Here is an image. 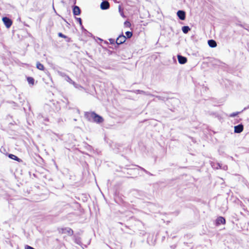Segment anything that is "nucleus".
<instances>
[{
    "mask_svg": "<svg viewBox=\"0 0 249 249\" xmlns=\"http://www.w3.org/2000/svg\"><path fill=\"white\" fill-rule=\"evenodd\" d=\"M57 72L59 76H61V77H64V78H66V76H67V75L65 73L63 72H62V71H57Z\"/></svg>",
    "mask_w": 249,
    "mask_h": 249,
    "instance_id": "17",
    "label": "nucleus"
},
{
    "mask_svg": "<svg viewBox=\"0 0 249 249\" xmlns=\"http://www.w3.org/2000/svg\"><path fill=\"white\" fill-rule=\"evenodd\" d=\"M125 34L127 38H130L132 36V33L131 32L127 31Z\"/></svg>",
    "mask_w": 249,
    "mask_h": 249,
    "instance_id": "19",
    "label": "nucleus"
},
{
    "mask_svg": "<svg viewBox=\"0 0 249 249\" xmlns=\"http://www.w3.org/2000/svg\"><path fill=\"white\" fill-rule=\"evenodd\" d=\"M177 16L181 20H184L185 19L186 14L184 11L179 10L177 12Z\"/></svg>",
    "mask_w": 249,
    "mask_h": 249,
    "instance_id": "5",
    "label": "nucleus"
},
{
    "mask_svg": "<svg viewBox=\"0 0 249 249\" xmlns=\"http://www.w3.org/2000/svg\"><path fill=\"white\" fill-rule=\"evenodd\" d=\"M190 30V28L188 26H184L182 27V31L184 34H187Z\"/></svg>",
    "mask_w": 249,
    "mask_h": 249,
    "instance_id": "11",
    "label": "nucleus"
},
{
    "mask_svg": "<svg viewBox=\"0 0 249 249\" xmlns=\"http://www.w3.org/2000/svg\"><path fill=\"white\" fill-rule=\"evenodd\" d=\"M2 21L7 28H10L12 24V20L7 17H3L2 18Z\"/></svg>",
    "mask_w": 249,
    "mask_h": 249,
    "instance_id": "3",
    "label": "nucleus"
},
{
    "mask_svg": "<svg viewBox=\"0 0 249 249\" xmlns=\"http://www.w3.org/2000/svg\"><path fill=\"white\" fill-rule=\"evenodd\" d=\"M58 36H59V37H63V38H67V36H66L65 35H63V34L62 33H59L58 34Z\"/></svg>",
    "mask_w": 249,
    "mask_h": 249,
    "instance_id": "21",
    "label": "nucleus"
},
{
    "mask_svg": "<svg viewBox=\"0 0 249 249\" xmlns=\"http://www.w3.org/2000/svg\"><path fill=\"white\" fill-rule=\"evenodd\" d=\"M85 116L88 120L92 121L96 123H101L104 121L103 118L94 112H87Z\"/></svg>",
    "mask_w": 249,
    "mask_h": 249,
    "instance_id": "1",
    "label": "nucleus"
},
{
    "mask_svg": "<svg viewBox=\"0 0 249 249\" xmlns=\"http://www.w3.org/2000/svg\"><path fill=\"white\" fill-rule=\"evenodd\" d=\"M76 20L79 22L80 25L82 26V19L80 18H76Z\"/></svg>",
    "mask_w": 249,
    "mask_h": 249,
    "instance_id": "22",
    "label": "nucleus"
},
{
    "mask_svg": "<svg viewBox=\"0 0 249 249\" xmlns=\"http://www.w3.org/2000/svg\"><path fill=\"white\" fill-rule=\"evenodd\" d=\"M126 37L123 35H120L116 40V43L118 44H121L126 40Z\"/></svg>",
    "mask_w": 249,
    "mask_h": 249,
    "instance_id": "2",
    "label": "nucleus"
},
{
    "mask_svg": "<svg viewBox=\"0 0 249 249\" xmlns=\"http://www.w3.org/2000/svg\"><path fill=\"white\" fill-rule=\"evenodd\" d=\"M27 81L29 84L31 85L32 86L34 85L35 80L33 78L31 77H27Z\"/></svg>",
    "mask_w": 249,
    "mask_h": 249,
    "instance_id": "12",
    "label": "nucleus"
},
{
    "mask_svg": "<svg viewBox=\"0 0 249 249\" xmlns=\"http://www.w3.org/2000/svg\"><path fill=\"white\" fill-rule=\"evenodd\" d=\"M239 112H234L233 113L231 114L229 116L231 117H234L237 116L239 114Z\"/></svg>",
    "mask_w": 249,
    "mask_h": 249,
    "instance_id": "20",
    "label": "nucleus"
},
{
    "mask_svg": "<svg viewBox=\"0 0 249 249\" xmlns=\"http://www.w3.org/2000/svg\"><path fill=\"white\" fill-rule=\"evenodd\" d=\"M124 24H125V25H127V24H129V23L128 22H126H126H124Z\"/></svg>",
    "mask_w": 249,
    "mask_h": 249,
    "instance_id": "26",
    "label": "nucleus"
},
{
    "mask_svg": "<svg viewBox=\"0 0 249 249\" xmlns=\"http://www.w3.org/2000/svg\"><path fill=\"white\" fill-rule=\"evenodd\" d=\"M36 68L38 69H39L40 70H42V71L44 70V66L39 62H37L36 63Z\"/></svg>",
    "mask_w": 249,
    "mask_h": 249,
    "instance_id": "15",
    "label": "nucleus"
},
{
    "mask_svg": "<svg viewBox=\"0 0 249 249\" xmlns=\"http://www.w3.org/2000/svg\"><path fill=\"white\" fill-rule=\"evenodd\" d=\"M100 7L102 10H107L109 8V3L107 1H103L100 5Z\"/></svg>",
    "mask_w": 249,
    "mask_h": 249,
    "instance_id": "4",
    "label": "nucleus"
},
{
    "mask_svg": "<svg viewBox=\"0 0 249 249\" xmlns=\"http://www.w3.org/2000/svg\"><path fill=\"white\" fill-rule=\"evenodd\" d=\"M208 43L209 46L212 48H214L217 45L216 41L213 39L209 40L208 41Z\"/></svg>",
    "mask_w": 249,
    "mask_h": 249,
    "instance_id": "10",
    "label": "nucleus"
},
{
    "mask_svg": "<svg viewBox=\"0 0 249 249\" xmlns=\"http://www.w3.org/2000/svg\"><path fill=\"white\" fill-rule=\"evenodd\" d=\"M226 222V220L225 218L223 217L220 216L218 217L216 220V223L217 225H219L221 224H225Z\"/></svg>",
    "mask_w": 249,
    "mask_h": 249,
    "instance_id": "8",
    "label": "nucleus"
},
{
    "mask_svg": "<svg viewBox=\"0 0 249 249\" xmlns=\"http://www.w3.org/2000/svg\"><path fill=\"white\" fill-rule=\"evenodd\" d=\"M109 41L111 44H114L115 43V40L114 39H109Z\"/></svg>",
    "mask_w": 249,
    "mask_h": 249,
    "instance_id": "24",
    "label": "nucleus"
},
{
    "mask_svg": "<svg viewBox=\"0 0 249 249\" xmlns=\"http://www.w3.org/2000/svg\"><path fill=\"white\" fill-rule=\"evenodd\" d=\"M178 62L181 64H184L187 62V58L181 55H178Z\"/></svg>",
    "mask_w": 249,
    "mask_h": 249,
    "instance_id": "6",
    "label": "nucleus"
},
{
    "mask_svg": "<svg viewBox=\"0 0 249 249\" xmlns=\"http://www.w3.org/2000/svg\"><path fill=\"white\" fill-rule=\"evenodd\" d=\"M243 125L242 124L234 126V132L236 133H241L243 130Z\"/></svg>",
    "mask_w": 249,
    "mask_h": 249,
    "instance_id": "7",
    "label": "nucleus"
},
{
    "mask_svg": "<svg viewBox=\"0 0 249 249\" xmlns=\"http://www.w3.org/2000/svg\"><path fill=\"white\" fill-rule=\"evenodd\" d=\"M81 10L77 6H74L73 8V13L74 15L78 16L80 14Z\"/></svg>",
    "mask_w": 249,
    "mask_h": 249,
    "instance_id": "9",
    "label": "nucleus"
},
{
    "mask_svg": "<svg viewBox=\"0 0 249 249\" xmlns=\"http://www.w3.org/2000/svg\"><path fill=\"white\" fill-rule=\"evenodd\" d=\"M222 168L221 165L220 163H217V166L216 167V169ZM222 169L224 170H226L228 169V167L227 165H225L223 167Z\"/></svg>",
    "mask_w": 249,
    "mask_h": 249,
    "instance_id": "18",
    "label": "nucleus"
},
{
    "mask_svg": "<svg viewBox=\"0 0 249 249\" xmlns=\"http://www.w3.org/2000/svg\"><path fill=\"white\" fill-rule=\"evenodd\" d=\"M9 157L11 159H13V160H17V161H19L20 160V159L18 157H17L16 156L13 155V154H9Z\"/></svg>",
    "mask_w": 249,
    "mask_h": 249,
    "instance_id": "16",
    "label": "nucleus"
},
{
    "mask_svg": "<svg viewBox=\"0 0 249 249\" xmlns=\"http://www.w3.org/2000/svg\"><path fill=\"white\" fill-rule=\"evenodd\" d=\"M64 232H67L69 235H72L73 233V231L70 228H66L64 230Z\"/></svg>",
    "mask_w": 249,
    "mask_h": 249,
    "instance_id": "13",
    "label": "nucleus"
},
{
    "mask_svg": "<svg viewBox=\"0 0 249 249\" xmlns=\"http://www.w3.org/2000/svg\"><path fill=\"white\" fill-rule=\"evenodd\" d=\"M65 80L66 81H67L68 82H69V83H70V84H72L73 85H75V82L73 81H72L71 80V79L68 75L66 76V78H65Z\"/></svg>",
    "mask_w": 249,
    "mask_h": 249,
    "instance_id": "14",
    "label": "nucleus"
},
{
    "mask_svg": "<svg viewBox=\"0 0 249 249\" xmlns=\"http://www.w3.org/2000/svg\"><path fill=\"white\" fill-rule=\"evenodd\" d=\"M25 249H35L34 248H33L30 246H28V245H26L25 247Z\"/></svg>",
    "mask_w": 249,
    "mask_h": 249,
    "instance_id": "23",
    "label": "nucleus"
},
{
    "mask_svg": "<svg viewBox=\"0 0 249 249\" xmlns=\"http://www.w3.org/2000/svg\"><path fill=\"white\" fill-rule=\"evenodd\" d=\"M142 170L143 171H144L146 173H147V174H149V175H152V174H150V173H149L148 171H147L146 170H145L144 169H143V168H142Z\"/></svg>",
    "mask_w": 249,
    "mask_h": 249,
    "instance_id": "25",
    "label": "nucleus"
}]
</instances>
